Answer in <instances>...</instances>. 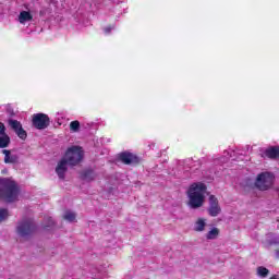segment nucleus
<instances>
[{
	"label": "nucleus",
	"mask_w": 279,
	"mask_h": 279,
	"mask_svg": "<svg viewBox=\"0 0 279 279\" xmlns=\"http://www.w3.org/2000/svg\"><path fill=\"white\" fill-rule=\"evenodd\" d=\"M206 189V184L204 183H193L190 186L187 191L190 208L197 209L204 206Z\"/></svg>",
	"instance_id": "1"
},
{
	"label": "nucleus",
	"mask_w": 279,
	"mask_h": 279,
	"mask_svg": "<svg viewBox=\"0 0 279 279\" xmlns=\"http://www.w3.org/2000/svg\"><path fill=\"white\" fill-rule=\"evenodd\" d=\"M0 197L5 202H16L19 185L12 179H0Z\"/></svg>",
	"instance_id": "2"
},
{
	"label": "nucleus",
	"mask_w": 279,
	"mask_h": 279,
	"mask_svg": "<svg viewBox=\"0 0 279 279\" xmlns=\"http://www.w3.org/2000/svg\"><path fill=\"white\" fill-rule=\"evenodd\" d=\"M16 232L22 239H32L36 234V222L31 218L22 219L17 222Z\"/></svg>",
	"instance_id": "3"
},
{
	"label": "nucleus",
	"mask_w": 279,
	"mask_h": 279,
	"mask_svg": "<svg viewBox=\"0 0 279 279\" xmlns=\"http://www.w3.org/2000/svg\"><path fill=\"white\" fill-rule=\"evenodd\" d=\"M84 158V150L80 146H72L70 147L65 156L62 158L70 167H75L82 162Z\"/></svg>",
	"instance_id": "4"
},
{
	"label": "nucleus",
	"mask_w": 279,
	"mask_h": 279,
	"mask_svg": "<svg viewBox=\"0 0 279 279\" xmlns=\"http://www.w3.org/2000/svg\"><path fill=\"white\" fill-rule=\"evenodd\" d=\"M276 182V175L271 172H260L257 174L255 180V186L258 191H269V189L274 187V183Z\"/></svg>",
	"instance_id": "5"
},
{
	"label": "nucleus",
	"mask_w": 279,
	"mask_h": 279,
	"mask_svg": "<svg viewBox=\"0 0 279 279\" xmlns=\"http://www.w3.org/2000/svg\"><path fill=\"white\" fill-rule=\"evenodd\" d=\"M33 125L36 130H46V128H49V116L45 113L34 114Z\"/></svg>",
	"instance_id": "6"
},
{
	"label": "nucleus",
	"mask_w": 279,
	"mask_h": 279,
	"mask_svg": "<svg viewBox=\"0 0 279 279\" xmlns=\"http://www.w3.org/2000/svg\"><path fill=\"white\" fill-rule=\"evenodd\" d=\"M208 213L210 217H217L221 214V206H219V199L215 195L209 196Z\"/></svg>",
	"instance_id": "7"
},
{
	"label": "nucleus",
	"mask_w": 279,
	"mask_h": 279,
	"mask_svg": "<svg viewBox=\"0 0 279 279\" xmlns=\"http://www.w3.org/2000/svg\"><path fill=\"white\" fill-rule=\"evenodd\" d=\"M119 159L121 162H123V165H138V157L132 153H121L119 154Z\"/></svg>",
	"instance_id": "8"
},
{
	"label": "nucleus",
	"mask_w": 279,
	"mask_h": 279,
	"mask_svg": "<svg viewBox=\"0 0 279 279\" xmlns=\"http://www.w3.org/2000/svg\"><path fill=\"white\" fill-rule=\"evenodd\" d=\"M2 154L4 155L5 165H16V162H19V156L12 155L10 150L3 149Z\"/></svg>",
	"instance_id": "9"
},
{
	"label": "nucleus",
	"mask_w": 279,
	"mask_h": 279,
	"mask_svg": "<svg viewBox=\"0 0 279 279\" xmlns=\"http://www.w3.org/2000/svg\"><path fill=\"white\" fill-rule=\"evenodd\" d=\"M66 165H69L65 160L61 159L56 168V173L60 178V180H64V173H66Z\"/></svg>",
	"instance_id": "10"
},
{
	"label": "nucleus",
	"mask_w": 279,
	"mask_h": 279,
	"mask_svg": "<svg viewBox=\"0 0 279 279\" xmlns=\"http://www.w3.org/2000/svg\"><path fill=\"white\" fill-rule=\"evenodd\" d=\"M265 156L271 160L279 158V146H271L265 150Z\"/></svg>",
	"instance_id": "11"
},
{
	"label": "nucleus",
	"mask_w": 279,
	"mask_h": 279,
	"mask_svg": "<svg viewBox=\"0 0 279 279\" xmlns=\"http://www.w3.org/2000/svg\"><path fill=\"white\" fill-rule=\"evenodd\" d=\"M10 135L8 133H3L0 135V149H5V147H10Z\"/></svg>",
	"instance_id": "12"
},
{
	"label": "nucleus",
	"mask_w": 279,
	"mask_h": 279,
	"mask_svg": "<svg viewBox=\"0 0 279 279\" xmlns=\"http://www.w3.org/2000/svg\"><path fill=\"white\" fill-rule=\"evenodd\" d=\"M32 19H34V16L27 11H22L19 16L20 23H27V21H32Z\"/></svg>",
	"instance_id": "13"
},
{
	"label": "nucleus",
	"mask_w": 279,
	"mask_h": 279,
	"mask_svg": "<svg viewBox=\"0 0 279 279\" xmlns=\"http://www.w3.org/2000/svg\"><path fill=\"white\" fill-rule=\"evenodd\" d=\"M77 215L71 210H68L64 213L63 215V219H65V221H70V223H73V221H75Z\"/></svg>",
	"instance_id": "14"
},
{
	"label": "nucleus",
	"mask_w": 279,
	"mask_h": 279,
	"mask_svg": "<svg viewBox=\"0 0 279 279\" xmlns=\"http://www.w3.org/2000/svg\"><path fill=\"white\" fill-rule=\"evenodd\" d=\"M204 228H206V222L204 219H198L194 227L195 232H204Z\"/></svg>",
	"instance_id": "15"
},
{
	"label": "nucleus",
	"mask_w": 279,
	"mask_h": 279,
	"mask_svg": "<svg viewBox=\"0 0 279 279\" xmlns=\"http://www.w3.org/2000/svg\"><path fill=\"white\" fill-rule=\"evenodd\" d=\"M95 178H96V175H95V172L93 170H87L83 174V179L86 182H93V180H95Z\"/></svg>",
	"instance_id": "16"
},
{
	"label": "nucleus",
	"mask_w": 279,
	"mask_h": 279,
	"mask_svg": "<svg viewBox=\"0 0 279 279\" xmlns=\"http://www.w3.org/2000/svg\"><path fill=\"white\" fill-rule=\"evenodd\" d=\"M9 125L11 130L15 133L19 131L20 128H23V124H21V122H19L17 120H9Z\"/></svg>",
	"instance_id": "17"
},
{
	"label": "nucleus",
	"mask_w": 279,
	"mask_h": 279,
	"mask_svg": "<svg viewBox=\"0 0 279 279\" xmlns=\"http://www.w3.org/2000/svg\"><path fill=\"white\" fill-rule=\"evenodd\" d=\"M217 236H219V229L217 228L211 229L206 235L208 240H215Z\"/></svg>",
	"instance_id": "18"
},
{
	"label": "nucleus",
	"mask_w": 279,
	"mask_h": 279,
	"mask_svg": "<svg viewBox=\"0 0 279 279\" xmlns=\"http://www.w3.org/2000/svg\"><path fill=\"white\" fill-rule=\"evenodd\" d=\"M257 274L260 276V278H267V276H269V269L260 266L257 268Z\"/></svg>",
	"instance_id": "19"
},
{
	"label": "nucleus",
	"mask_w": 279,
	"mask_h": 279,
	"mask_svg": "<svg viewBox=\"0 0 279 279\" xmlns=\"http://www.w3.org/2000/svg\"><path fill=\"white\" fill-rule=\"evenodd\" d=\"M15 134H17L19 138H21L22 141H25L27 138V132L23 130V126L15 131Z\"/></svg>",
	"instance_id": "20"
},
{
	"label": "nucleus",
	"mask_w": 279,
	"mask_h": 279,
	"mask_svg": "<svg viewBox=\"0 0 279 279\" xmlns=\"http://www.w3.org/2000/svg\"><path fill=\"white\" fill-rule=\"evenodd\" d=\"M71 132H77L80 130V121L75 120L70 123Z\"/></svg>",
	"instance_id": "21"
},
{
	"label": "nucleus",
	"mask_w": 279,
	"mask_h": 279,
	"mask_svg": "<svg viewBox=\"0 0 279 279\" xmlns=\"http://www.w3.org/2000/svg\"><path fill=\"white\" fill-rule=\"evenodd\" d=\"M56 226V222H53V219L51 217H46L45 218V225H44V228H51Z\"/></svg>",
	"instance_id": "22"
},
{
	"label": "nucleus",
	"mask_w": 279,
	"mask_h": 279,
	"mask_svg": "<svg viewBox=\"0 0 279 279\" xmlns=\"http://www.w3.org/2000/svg\"><path fill=\"white\" fill-rule=\"evenodd\" d=\"M8 217H9L8 209H0V223L1 221H5Z\"/></svg>",
	"instance_id": "23"
},
{
	"label": "nucleus",
	"mask_w": 279,
	"mask_h": 279,
	"mask_svg": "<svg viewBox=\"0 0 279 279\" xmlns=\"http://www.w3.org/2000/svg\"><path fill=\"white\" fill-rule=\"evenodd\" d=\"M5 134V124L0 122V135Z\"/></svg>",
	"instance_id": "24"
},
{
	"label": "nucleus",
	"mask_w": 279,
	"mask_h": 279,
	"mask_svg": "<svg viewBox=\"0 0 279 279\" xmlns=\"http://www.w3.org/2000/svg\"><path fill=\"white\" fill-rule=\"evenodd\" d=\"M279 241L278 238H276L274 241H268L269 245H278Z\"/></svg>",
	"instance_id": "25"
},
{
	"label": "nucleus",
	"mask_w": 279,
	"mask_h": 279,
	"mask_svg": "<svg viewBox=\"0 0 279 279\" xmlns=\"http://www.w3.org/2000/svg\"><path fill=\"white\" fill-rule=\"evenodd\" d=\"M105 32H106V34H110V32H112V27H110V26H109V27H106V28H105Z\"/></svg>",
	"instance_id": "26"
},
{
	"label": "nucleus",
	"mask_w": 279,
	"mask_h": 279,
	"mask_svg": "<svg viewBox=\"0 0 279 279\" xmlns=\"http://www.w3.org/2000/svg\"><path fill=\"white\" fill-rule=\"evenodd\" d=\"M276 256H277V258H279V250L276 251Z\"/></svg>",
	"instance_id": "27"
}]
</instances>
